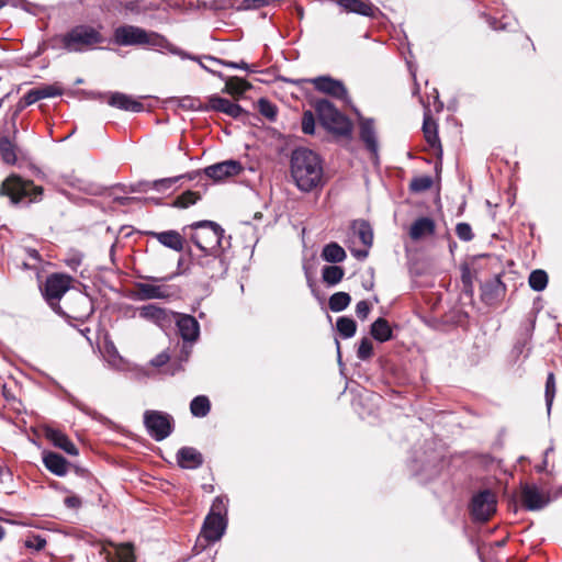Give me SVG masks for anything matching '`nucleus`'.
<instances>
[{"mask_svg": "<svg viewBox=\"0 0 562 562\" xmlns=\"http://www.w3.org/2000/svg\"><path fill=\"white\" fill-rule=\"evenodd\" d=\"M193 229L191 240L201 252L224 251L231 247L232 237H225V231L213 221H199L190 225Z\"/></svg>", "mask_w": 562, "mask_h": 562, "instance_id": "39448f33", "label": "nucleus"}, {"mask_svg": "<svg viewBox=\"0 0 562 562\" xmlns=\"http://www.w3.org/2000/svg\"><path fill=\"white\" fill-rule=\"evenodd\" d=\"M24 546L29 549L41 551L46 546V539L41 535H31L25 539Z\"/></svg>", "mask_w": 562, "mask_h": 562, "instance_id": "864d4df0", "label": "nucleus"}, {"mask_svg": "<svg viewBox=\"0 0 562 562\" xmlns=\"http://www.w3.org/2000/svg\"><path fill=\"white\" fill-rule=\"evenodd\" d=\"M161 245L175 251L183 249V238L177 231H165L150 233Z\"/></svg>", "mask_w": 562, "mask_h": 562, "instance_id": "c756f323", "label": "nucleus"}, {"mask_svg": "<svg viewBox=\"0 0 562 562\" xmlns=\"http://www.w3.org/2000/svg\"><path fill=\"white\" fill-rule=\"evenodd\" d=\"M0 157L7 165H15L16 157V145L14 139H11L8 135L0 136Z\"/></svg>", "mask_w": 562, "mask_h": 562, "instance_id": "473e14b6", "label": "nucleus"}, {"mask_svg": "<svg viewBox=\"0 0 562 562\" xmlns=\"http://www.w3.org/2000/svg\"><path fill=\"white\" fill-rule=\"evenodd\" d=\"M108 103L113 108L133 113H139L144 110V104L142 102L123 92H112Z\"/></svg>", "mask_w": 562, "mask_h": 562, "instance_id": "5701e85b", "label": "nucleus"}, {"mask_svg": "<svg viewBox=\"0 0 562 562\" xmlns=\"http://www.w3.org/2000/svg\"><path fill=\"white\" fill-rule=\"evenodd\" d=\"M205 112L215 111L224 113L235 120H240L246 123L250 113L243 109L238 103L232 102L231 100L220 97L217 94H212L207 98V102L204 105Z\"/></svg>", "mask_w": 562, "mask_h": 562, "instance_id": "f8f14e48", "label": "nucleus"}, {"mask_svg": "<svg viewBox=\"0 0 562 562\" xmlns=\"http://www.w3.org/2000/svg\"><path fill=\"white\" fill-rule=\"evenodd\" d=\"M423 132L427 144L431 148H439L441 150V143L438 136V125L430 117L429 110L424 114Z\"/></svg>", "mask_w": 562, "mask_h": 562, "instance_id": "c85d7f7f", "label": "nucleus"}, {"mask_svg": "<svg viewBox=\"0 0 562 562\" xmlns=\"http://www.w3.org/2000/svg\"><path fill=\"white\" fill-rule=\"evenodd\" d=\"M151 188V182L139 181L135 184L130 186L131 192H147V190Z\"/></svg>", "mask_w": 562, "mask_h": 562, "instance_id": "338daca9", "label": "nucleus"}, {"mask_svg": "<svg viewBox=\"0 0 562 562\" xmlns=\"http://www.w3.org/2000/svg\"><path fill=\"white\" fill-rule=\"evenodd\" d=\"M258 110L260 114L267 117L269 121L273 122L277 119L278 109L277 106L266 98H260L258 100Z\"/></svg>", "mask_w": 562, "mask_h": 562, "instance_id": "c03bdc74", "label": "nucleus"}, {"mask_svg": "<svg viewBox=\"0 0 562 562\" xmlns=\"http://www.w3.org/2000/svg\"><path fill=\"white\" fill-rule=\"evenodd\" d=\"M113 41L119 46H147L159 52H168L181 59H195L190 53L175 46L164 35L148 32L135 25H120L113 32Z\"/></svg>", "mask_w": 562, "mask_h": 562, "instance_id": "f03ea898", "label": "nucleus"}, {"mask_svg": "<svg viewBox=\"0 0 562 562\" xmlns=\"http://www.w3.org/2000/svg\"><path fill=\"white\" fill-rule=\"evenodd\" d=\"M147 202V201H155L154 198H139V196H114L113 202L121 205V206H127L135 202Z\"/></svg>", "mask_w": 562, "mask_h": 562, "instance_id": "052dcab7", "label": "nucleus"}, {"mask_svg": "<svg viewBox=\"0 0 562 562\" xmlns=\"http://www.w3.org/2000/svg\"><path fill=\"white\" fill-rule=\"evenodd\" d=\"M370 310H371V307H370V304L368 303V301H366V300L359 301L356 305V315L361 321H364L368 317Z\"/></svg>", "mask_w": 562, "mask_h": 562, "instance_id": "680f3d73", "label": "nucleus"}, {"mask_svg": "<svg viewBox=\"0 0 562 562\" xmlns=\"http://www.w3.org/2000/svg\"><path fill=\"white\" fill-rule=\"evenodd\" d=\"M302 132L313 135L315 132V117L312 111H305L302 116Z\"/></svg>", "mask_w": 562, "mask_h": 562, "instance_id": "5fc2aeb1", "label": "nucleus"}, {"mask_svg": "<svg viewBox=\"0 0 562 562\" xmlns=\"http://www.w3.org/2000/svg\"><path fill=\"white\" fill-rule=\"evenodd\" d=\"M30 104H26V93L21 98L18 103L15 104V109L12 113L11 121L13 125V138H15L18 134V128L15 126V120L18 119L19 114Z\"/></svg>", "mask_w": 562, "mask_h": 562, "instance_id": "bf43d9fd", "label": "nucleus"}, {"mask_svg": "<svg viewBox=\"0 0 562 562\" xmlns=\"http://www.w3.org/2000/svg\"><path fill=\"white\" fill-rule=\"evenodd\" d=\"M345 270L337 265L324 266L322 269V280L327 286L337 285L344 278Z\"/></svg>", "mask_w": 562, "mask_h": 562, "instance_id": "c9c22d12", "label": "nucleus"}, {"mask_svg": "<svg viewBox=\"0 0 562 562\" xmlns=\"http://www.w3.org/2000/svg\"><path fill=\"white\" fill-rule=\"evenodd\" d=\"M143 419L147 434L157 442L168 438L175 430L173 417L166 412L147 409Z\"/></svg>", "mask_w": 562, "mask_h": 562, "instance_id": "1a4fd4ad", "label": "nucleus"}, {"mask_svg": "<svg viewBox=\"0 0 562 562\" xmlns=\"http://www.w3.org/2000/svg\"><path fill=\"white\" fill-rule=\"evenodd\" d=\"M413 474L419 477L422 483L437 477L442 469V458L440 454L432 452L427 459L414 458L409 463Z\"/></svg>", "mask_w": 562, "mask_h": 562, "instance_id": "9b49d317", "label": "nucleus"}, {"mask_svg": "<svg viewBox=\"0 0 562 562\" xmlns=\"http://www.w3.org/2000/svg\"><path fill=\"white\" fill-rule=\"evenodd\" d=\"M250 88H251V85L247 80L239 78V77H231V78L226 79L225 88L223 91L235 95V94H243L245 91H247Z\"/></svg>", "mask_w": 562, "mask_h": 562, "instance_id": "58836bf2", "label": "nucleus"}, {"mask_svg": "<svg viewBox=\"0 0 562 562\" xmlns=\"http://www.w3.org/2000/svg\"><path fill=\"white\" fill-rule=\"evenodd\" d=\"M520 502L526 510L537 512L549 505L550 496L538 485L525 483L520 485Z\"/></svg>", "mask_w": 562, "mask_h": 562, "instance_id": "4468645a", "label": "nucleus"}, {"mask_svg": "<svg viewBox=\"0 0 562 562\" xmlns=\"http://www.w3.org/2000/svg\"><path fill=\"white\" fill-rule=\"evenodd\" d=\"M461 281L465 293H472L473 281L471 269L465 265L461 268Z\"/></svg>", "mask_w": 562, "mask_h": 562, "instance_id": "13d9d810", "label": "nucleus"}, {"mask_svg": "<svg viewBox=\"0 0 562 562\" xmlns=\"http://www.w3.org/2000/svg\"><path fill=\"white\" fill-rule=\"evenodd\" d=\"M64 504L67 508L79 509L82 506V501L77 495H69L65 497Z\"/></svg>", "mask_w": 562, "mask_h": 562, "instance_id": "e2e57ef3", "label": "nucleus"}, {"mask_svg": "<svg viewBox=\"0 0 562 562\" xmlns=\"http://www.w3.org/2000/svg\"><path fill=\"white\" fill-rule=\"evenodd\" d=\"M135 286L137 289L135 299L139 300V301L159 300V299H166L168 296L166 289L160 285L137 282L135 284Z\"/></svg>", "mask_w": 562, "mask_h": 562, "instance_id": "cd10ccee", "label": "nucleus"}, {"mask_svg": "<svg viewBox=\"0 0 562 562\" xmlns=\"http://www.w3.org/2000/svg\"><path fill=\"white\" fill-rule=\"evenodd\" d=\"M529 286L536 291L541 292L548 285V274L544 270L536 269L531 271L528 279Z\"/></svg>", "mask_w": 562, "mask_h": 562, "instance_id": "79ce46f5", "label": "nucleus"}, {"mask_svg": "<svg viewBox=\"0 0 562 562\" xmlns=\"http://www.w3.org/2000/svg\"><path fill=\"white\" fill-rule=\"evenodd\" d=\"M336 328L345 339H348L356 335L357 323L351 317L340 316L337 318Z\"/></svg>", "mask_w": 562, "mask_h": 562, "instance_id": "ea45409f", "label": "nucleus"}, {"mask_svg": "<svg viewBox=\"0 0 562 562\" xmlns=\"http://www.w3.org/2000/svg\"><path fill=\"white\" fill-rule=\"evenodd\" d=\"M173 323L183 342L193 344L199 339L200 324L192 315L176 312Z\"/></svg>", "mask_w": 562, "mask_h": 562, "instance_id": "f3484780", "label": "nucleus"}, {"mask_svg": "<svg viewBox=\"0 0 562 562\" xmlns=\"http://www.w3.org/2000/svg\"><path fill=\"white\" fill-rule=\"evenodd\" d=\"M373 356V344L372 341L363 337L358 346L357 357L361 361L369 360Z\"/></svg>", "mask_w": 562, "mask_h": 562, "instance_id": "09e8293b", "label": "nucleus"}, {"mask_svg": "<svg viewBox=\"0 0 562 562\" xmlns=\"http://www.w3.org/2000/svg\"><path fill=\"white\" fill-rule=\"evenodd\" d=\"M25 252L30 259H32L35 265H40L42 262V257L40 252L35 248H25Z\"/></svg>", "mask_w": 562, "mask_h": 562, "instance_id": "774afa93", "label": "nucleus"}, {"mask_svg": "<svg viewBox=\"0 0 562 562\" xmlns=\"http://www.w3.org/2000/svg\"><path fill=\"white\" fill-rule=\"evenodd\" d=\"M351 229L359 237L360 241L367 248H371L373 244V229L371 224L366 220H355L351 223Z\"/></svg>", "mask_w": 562, "mask_h": 562, "instance_id": "7c9ffc66", "label": "nucleus"}, {"mask_svg": "<svg viewBox=\"0 0 562 562\" xmlns=\"http://www.w3.org/2000/svg\"><path fill=\"white\" fill-rule=\"evenodd\" d=\"M227 503L228 499L225 496L214 498L193 547L194 554L201 553L209 544L224 536L227 528Z\"/></svg>", "mask_w": 562, "mask_h": 562, "instance_id": "7ed1b4c3", "label": "nucleus"}, {"mask_svg": "<svg viewBox=\"0 0 562 562\" xmlns=\"http://www.w3.org/2000/svg\"><path fill=\"white\" fill-rule=\"evenodd\" d=\"M211 411V402L205 395H198L193 397L190 403V412L196 418H203L209 415Z\"/></svg>", "mask_w": 562, "mask_h": 562, "instance_id": "e433bc0d", "label": "nucleus"}, {"mask_svg": "<svg viewBox=\"0 0 562 562\" xmlns=\"http://www.w3.org/2000/svg\"><path fill=\"white\" fill-rule=\"evenodd\" d=\"M0 195L9 196L13 205L20 204L25 198H29V203L37 202L42 199L43 188L12 173L1 183Z\"/></svg>", "mask_w": 562, "mask_h": 562, "instance_id": "0eeeda50", "label": "nucleus"}, {"mask_svg": "<svg viewBox=\"0 0 562 562\" xmlns=\"http://www.w3.org/2000/svg\"><path fill=\"white\" fill-rule=\"evenodd\" d=\"M351 302V296L347 292H336L329 296L328 306L334 313L345 311Z\"/></svg>", "mask_w": 562, "mask_h": 562, "instance_id": "4c0bfd02", "label": "nucleus"}, {"mask_svg": "<svg viewBox=\"0 0 562 562\" xmlns=\"http://www.w3.org/2000/svg\"><path fill=\"white\" fill-rule=\"evenodd\" d=\"M555 396V378L553 372H549L546 381L544 398L548 413H550Z\"/></svg>", "mask_w": 562, "mask_h": 562, "instance_id": "49530a36", "label": "nucleus"}, {"mask_svg": "<svg viewBox=\"0 0 562 562\" xmlns=\"http://www.w3.org/2000/svg\"><path fill=\"white\" fill-rule=\"evenodd\" d=\"M83 254L79 250H70L65 259V263L72 270L76 271L82 263Z\"/></svg>", "mask_w": 562, "mask_h": 562, "instance_id": "6e6d98bb", "label": "nucleus"}, {"mask_svg": "<svg viewBox=\"0 0 562 562\" xmlns=\"http://www.w3.org/2000/svg\"><path fill=\"white\" fill-rule=\"evenodd\" d=\"M336 3L344 11L361 16L378 19L384 15L370 0H336Z\"/></svg>", "mask_w": 562, "mask_h": 562, "instance_id": "6ab92c4d", "label": "nucleus"}, {"mask_svg": "<svg viewBox=\"0 0 562 562\" xmlns=\"http://www.w3.org/2000/svg\"><path fill=\"white\" fill-rule=\"evenodd\" d=\"M170 359V356L168 352L166 351H162L160 353H158L155 358L151 359L150 363L154 366V367H162L165 364H167V362L169 361Z\"/></svg>", "mask_w": 562, "mask_h": 562, "instance_id": "0e129e2a", "label": "nucleus"}, {"mask_svg": "<svg viewBox=\"0 0 562 562\" xmlns=\"http://www.w3.org/2000/svg\"><path fill=\"white\" fill-rule=\"evenodd\" d=\"M436 232V223L427 216L418 217L411 226L409 236L413 240H419L425 236H431Z\"/></svg>", "mask_w": 562, "mask_h": 562, "instance_id": "393cba45", "label": "nucleus"}, {"mask_svg": "<svg viewBox=\"0 0 562 562\" xmlns=\"http://www.w3.org/2000/svg\"><path fill=\"white\" fill-rule=\"evenodd\" d=\"M200 194L198 192L188 190L182 194L178 195L173 202L172 206L178 209H187L193 204H195L200 200Z\"/></svg>", "mask_w": 562, "mask_h": 562, "instance_id": "37998d69", "label": "nucleus"}, {"mask_svg": "<svg viewBox=\"0 0 562 562\" xmlns=\"http://www.w3.org/2000/svg\"><path fill=\"white\" fill-rule=\"evenodd\" d=\"M72 278L65 273H52L46 278L42 294L49 307L58 315H66L59 301L70 289Z\"/></svg>", "mask_w": 562, "mask_h": 562, "instance_id": "6e6552de", "label": "nucleus"}, {"mask_svg": "<svg viewBox=\"0 0 562 562\" xmlns=\"http://www.w3.org/2000/svg\"><path fill=\"white\" fill-rule=\"evenodd\" d=\"M46 437L55 447H58L70 456H77L79 453L75 443L60 430L48 428L46 430Z\"/></svg>", "mask_w": 562, "mask_h": 562, "instance_id": "a878e982", "label": "nucleus"}, {"mask_svg": "<svg viewBox=\"0 0 562 562\" xmlns=\"http://www.w3.org/2000/svg\"><path fill=\"white\" fill-rule=\"evenodd\" d=\"M310 82L319 92L326 93L344 102H350L348 91L341 80L334 79L330 76H319L310 79Z\"/></svg>", "mask_w": 562, "mask_h": 562, "instance_id": "2eb2a0df", "label": "nucleus"}, {"mask_svg": "<svg viewBox=\"0 0 562 562\" xmlns=\"http://www.w3.org/2000/svg\"><path fill=\"white\" fill-rule=\"evenodd\" d=\"M43 463L46 469L57 476H65L68 473L70 463L57 452H44Z\"/></svg>", "mask_w": 562, "mask_h": 562, "instance_id": "b1692460", "label": "nucleus"}, {"mask_svg": "<svg viewBox=\"0 0 562 562\" xmlns=\"http://www.w3.org/2000/svg\"><path fill=\"white\" fill-rule=\"evenodd\" d=\"M61 94L63 89L57 85H43L26 92V104H34L40 100L54 98Z\"/></svg>", "mask_w": 562, "mask_h": 562, "instance_id": "bb28decb", "label": "nucleus"}, {"mask_svg": "<svg viewBox=\"0 0 562 562\" xmlns=\"http://www.w3.org/2000/svg\"><path fill=\"white\" fill-rule=\"evenodd\" d=\"M139 316L161 329L169 328L175 319V313L156 304H147L138 308Z\"/></svg>", "mask_w": 562, "mask_h": 562, "instance_id": "dca6fc26", "label": "nucleus"}, {"mask_svg": "<svg viewBox=\"0 0 562 562\" xmlns=\"http://www.w3.org/2000/svg\"><path fill=\"white\" fill-rule=\"evenodd\" d=\"M270 0H243L238 7V10L254 11L267 7Z\"/></svg>", "mask_w": 562, "mask_h": 562, "instance_id": "4d7b16f0", "label": "nucleus"}, {"mask_svg": "<svg viewBox=\"0 0 562 562\" xmlns=\"http://www.w3.org/2000/svg\"><path fill=\"white\" fill-rule=\"evenodd\" d=\"M54 42L68 53H85L104 42L100 30L89 24H78L66 33L56 35Z\"/></svg>", "mask_w": 562, "mask_h": 562, "instance_id": "20e7f679", "label": "nucleus"}, {"mask_svg": "<svg viewBox=\"0 0 562 562\" xmlns=\"http://www.w3.org/2000/svg\"><path fill=\"white\" fill-rule=\"evenodd\" d=\"M506 285L503 283L499 276L486 281L481 286V300L486 305H494L501 297L505 295Z\"/></svg>", "mask_w": 562, "mask_h": 562, "instance_id": "4be33fe9", "label": "nucleus"}, {"mask_svg": "<svg viewBox=\"0 0 562 562\" xmlns=\"http://www.w3.org/2000/svg\"><path fill=\"white\" fill-rule=\"evenodd\" d=\"M75 406H76L79 411H81L82 413H85L86 415L91 416L93 419H98V420H100V419H101V417H102V416H101V414H99L98 412H95V411H93V409L89 408L88 406L83 405L82 403L77 402V403H75Z\"/></svg>", "mask_w": 562, "mask_h": 562, "instance_id": "69168bd1", "label": "nucleus"}, {"mask_svg": "<svg viewBox=\"0 0 562 562\" xmlns=\"http://www.w3.org/2000/svg\"><path fill=\"white\" fill-rule=\"evenodd\" d=\"M432 183L434 181L430 176L424 175L415 177L409 183V190L413 192H425L432 187Z\"/></svg>", "mask_w": 562, "mask_h": 562, "instance_id": "a18cd8bd", "label": "nucleus"}, {"mask_svg": "<svg viewBox=\"0 0 562 562\" xmlns=\"http://www.w3.org/2000/svg\"><path fill=\"white\" fill-rule=\"evenodd\" d=\"M497 498L494 492L488 488L473 494L469 504V512L472 521L486 522L496 513Z\"/></svg>", "mask_w": 562, "mask_h": 562, "instance_id": "9d476101", "label": "nucleus"}, {"mask_svg": "<svg viewBox=\"0 0 562 562\" xmlns=\"http://www.w3.org/2000/svg\"><path fill=\"white\" fill-rule=\"evenodd\" d=\"M177 464L184 470H196L204 463L203 454L194 447H181L176 453Z\"/></svg>", "mask_w": 562, "mask_h": 562, "instance_id": "412c9836", "label": "nucleus"}, {"mask_svg": "<svg viewBox=\"0 0 562 562\" xmlns=\"http://www.w3.org/2000/svg\"><path fill=\"white\" fill-rule=\"evenodd\" d=\"M184 176H177L170 178H162L151 182V188L158 192H165L172 188Z\"/></svg>", "mask_w": 562, "mask_h": 562, "instance_id": "3c124183", "label": "nucleus"}, {"mask_svg": "<svg viewBox=\"0 0 562 562\" xmlns=\"http://www.w3.org/2000/svg\"><path fill=\"white\" fill-rule=\"evenodd\" d=\"M290 175L296 188L304 193L323 189L326 184L322 157L306 147L292 150Z\"/></svg>", "mask_w": 562, "mask_h": 562, "instance_id": "f257e3e1", "label": "nucleus"}, {"mask_svg": "<svg viewBox=\"0 0 562 562\" xmlns=\"http://www.w3.org/2000/svg\"><path fill=\"white\" fill-rule=\"evenodd\" d=\"M456 234L458 238L462 241H470L474 238V234L472 232V227L469 223L461 222L456 226Z\"/></svg>", "mask_w": 562, "mask_h": 562, "instance_id": "603ef678", "label": "nucleus"}, {"mask_svg": "<svg viewBox=\"0 0 562 562\" xmlns=\"http://www.w3.org/2000/svg\"><path fill=\"white\" fill-rule=\"evenodd\" d=\"M114 555L108 557V562H135L134 544L131 542L113 543Z\"/></svg>", "mask_w": 562, "mask_h": 562, "instance_id": "2f4dec72", "label": "nucleus"}, {"mask_svg": "<svg viewBox=\"0 0 562 562\" xmlns=\"http://www.w3.org/2000/svg\"><path fill=\"white\" fill-rule=\"evenodd\" d=\"M313 108L325 130L338 136L349 137L351 135V121L333 102L327 99H318L314 102Z\"/></svg>", "mask_w": 562, "mask_h": 562, "instance_id": "423d86ee", "label": "nucleus"}, {"mask_svg": "<svg viewBox=\"0 0 562 562\" xmlns=\"http://www.w3.org/2000/svg\"><path fill=\"white\" fill-rule=\"evenodd\" d=\"M224 251L201 252L194 256L195 265L204 269V274L210 279L223 277L228 269V265L223 257Z\"/></svg>", "mask_w": 562, "mask_h": 562, "instance_id": "ddd939ff", "label": "nucleus"}, {"mask_svg": "<svg viewBox=\"0 0 562 562\" xmlns=\"http://www.w3.org/2000/svg\"><path fill=\"white\" fill-rule=\"evenodd\" d=\"M359 137L374 162L379 161V142L373 119H363L359 125Z\"/></svg>", "mask_w": 562, "mask_h": 562, "instance_id": "aec40b11", "label": "nucleus"}, {"mask_svg": "<svg viewBox=\"0 0 562 562\" xmlns=\"http://www.w3.org/2000/svg\"><path fill=\"white\" fill-rule=\"evenodd\" d=\"M178 105L186 110L205 112V109H204L205 104H203L200 99L193 98L190 95H186V97L179 99Z\"/></svg>", "mask_w": 562, "mask_h": 562, "instance_id": "8fccbe9b", "label": "nucleus"}, {"mask_svg": "<svg viewBox=\"0 0 562 562\" xmlns=\"http://www.w3.org/2000/svg\"><path fill=\"white\" fill-rule=\"evenodd\" d=\"M322 258L329 263H339L347 258L345 249L336 241H330L323 247Z\"/></svg>", "mask_w": 562, "mask_h": 562, "instance_id": "72a5a7b5", "label": "nucleus"}, {"mask_svg": "<svg viewBox=\"0 0 562 562\" xmlns=\"http://www.w3.org/2000/svg\"><path fill=\"white\" fill-rule=\"evenodd\" d=\"M191 352L192 344L183 342L178 356V361H173L169 367V373L171 375L176 374L177 372L183 371V363L189 360Z\"/></svg>", "mask_w": 562, "mask_h": 562, "instance_id": "a19ab883", "label": "nucleus"}, {"mask_svg": "<svg viewBox=\"0 0 562 562\" xmlns=\"http://www.w3.org/2000/svg\"><path fill=\"white\" fill-rule=\"evenodd\" d=\"M243 170L240 161L229 159L205 167L203 173L214 181H222L225 178L238 176Z\"/></svg>", "mask_w": 562, "mask_h": 562, "instance_id": "a211bd4d", "label": "nucleus"}, {"mask_svg": "<svg viewBox=\"0 0 562 562\" xmlns=\"http://www.w3.org/2000/svg\"><path fill=\"white\" fill-rule=\"evenodd\" d=\"M205 58L211 60V61H214V63H217L220 65H223L225 67H228V68L241 69V70H246L248 72H256L257 71L255 69V66H250V65H248L244 60H240V61L237 63V61H229V60L220 59V58L212 57V56H205Z\"/></svg>", "mask_w": 562, "mask_h": 562, "instance_id": "de8ad7c7", "label": "nucleus"}, {"mask_svg": "<svg viewBox=\"0 0 562 562\" xmlns=\"http://www.w3.org/2000/svg\"><path fill=\"white\" fill-rule=\"evenodd\" d=\"M370 334L379 342H385L393 336L389 322L383 317H379L371 324Z\"/></svg>", "mask_w": 562, "mask_h": 562, "instance_id": "f704fd0d", "label": "nucleus"}]
</instances>
